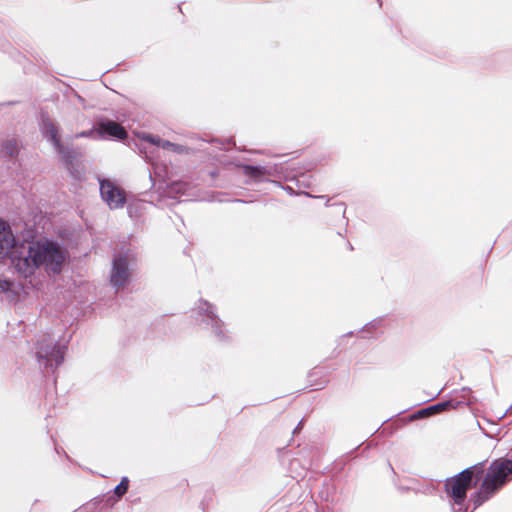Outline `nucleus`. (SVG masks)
<instances>
[{"instance_id":"nucleus-1","label":"nucleus","mask_w":512,"mask_h":512,"mask_svg":"<svg viewBox=\"0 0 512 512\" xmlns=\"http://www.w3.org/2000/svg\"><path fill=\"white\" fill-rule=\"evenodd\" d=\"M65 260L63 251L47 239L33 240L22 247L18 257H12L16 269L25 276L43 267L48 273H58Z\"/></svg>"},{"instance_id":"nucleus-2","label":"nucleus","mask_w":512,"mask_h":512,"mask_svg":"<svg viewBox=\"0 0 512 512\" xmlns=\"http://www.w3.org/2000/svg\"><path fill=\"white\" fill-rule=\"evenodd\" d=\"M480 467L468 468L457 476L446 481V490L455 503L460 504L466 496V491L470 487L472 477L480 472Z\"/></svg>"},{"instance_id":"nucleus-3","label":"nucleus","mask_w":512,"mask_h":512,"mask_svg":"<svg viewBox=\"0 0 512 512\" xmlns=\"http://www.w3.org/2000/svg\"><path fill=\"white\" fill-rule=\"evenodd\" d=\"M512 473V461L499 459L492 463L489 472L483 482L486 491H493L503 485L507 476Z\"/></svg>"},{"instance_id":"nucleus-4","label":"nucleus","mask_w":512,"mask_h":512,"mask_svg":"<svg viewBox=\"0 0 512 512\" xmlns=\"http://www.w3.org/2000/svg\"><path fill=\"white\" fill-rule=\"evenodd\" d=\"M100 193L102 199L112 209L122 207L125 203L124 192L111 181L100 182Z\"/></svg>"},{"instance_id":"nucleus-5","label":"nucleus","mask_w":512,"mask_h":512,"mask_svg":"<svg viewBox=\"0 0 512 512\" xmlns=\"http://www.w3.org/2000/svg\"><path fill=\"white\" fill-rule=\"evenodd\" d=\"M130 277V261L127 257H117L113 262L110 282L113 287L120 289L126 285Z\"/></svg>"},{"instance_id":"nucleus-6","label":"nucleus","mask_w":512,"mask_h":512,"mask_svg":"<svg viewBox=\"0 0 512 512\" xmlns=\"http://www.w3.org/2000/svg\"><path fill=\"white\" fill-rule=\"evenodd\" d=\"M37 357L45 367H53L62 362L63 351L52 343L41 344L37 349Z\"/></svg>"},{"instance_id":"nucleus-7","label":"nucleus","mask_w":512,"mask_h":512,"mask_svg":"<svg viewBox=\"0 0 512 512\" xmlns=\"http://www.w3.org/2000/svg\"><path fill=\"white\" fill-rule=\"evenodd\" d=\"M16 238L8 222L0 219V257H11Z\"/></svg>"},{"instance_id":"nucleus-8","label":"nucleus","mask_w":512,"mask_h":512,"mask_svg":"<svg viewBox=\"0 0 512 512\" xmlns=\"http://www.w3.org/2000/svg\"><path fill=\"white\" fill-rule=\"evenodd\" d=\"M43 135L48 141H50L53 144V146L58 152H63L62 146L60 144V139L58 137L57 129L53 123L45 122L43 124Z\"/></svg>"},{"instance_id":"nucleus-9","label":"nucleus","mask_w":512,"mask_h":512,"mask_svg":"<svg viewBox=\"0 0 512 512\" xmlns=\"http://www.w3.org/2000/svg\"><path fill=\"white\" fill-rule=\"evenodd\" d=\"M99 132L120 139L126 136L125 130L115 122L101 123Z\"/></svg>"},{"instance_id":"nucleus-10","label":"nucleus","mask_w":512,"mask_h":512,"mask_svg":"<svg viewBox=\"0 0 512 512\" xmlns=\"http://www.w3.org/2000/svg\"><path fill=\"white\" fill-rule=\"evenodd\" d=\"M127 489H128V479L127 478H123L121 480L120 484L118 486H116L115 493L118 496H122L123 494L126 493Z\"/></svg>"},{"instance_id":"nucleus-11","label":"nucleus","mask_w":512,"mask_h":512,"mask_svg":"<svg viewBox=\"0 0 512 512\" xmlns=\"http://www.w3.org/2000/svg\"><path fill=\"white\" fill-rule=\"evenodd\" d=\"M448 405H449V403L437 404V405L431 406V407L423 410L421 413L422 414H431L433 412H438V411L443 410Z\"/></svg>"},{"instance_id":"nucleus-12","label":"nucleus","mask_w":512,"mask_h":512,"mask_svg":"<svg viewBox=\"0 0 512 512\" xmlns=\"http://www.w3.org/2000/svg\"><path fill=\"white\" fill-rule=\"evenodd\" d=\"M141 137H142L145 141L151 142V143H153V144H159V141H157V142H156V141H155V139H154L152 136H150V135H144V134H143Z\"/></svg>"},{"instance_id":"nucleus-13","label":"nucleus","mask_w":512,"mask_h":512,"mask_svg":"<svg viewBox=\"0 0 512 512\" xmlns=\"http://www.w3.org/2000/svg\"><path fill=\"white\" fill-rule=\"evenodd\" d=\"M10 286H11V283H9L8 281L0 282V288L2 290H9Z\"/></svg>"},{"instance_id":"nucleus-14","label":"nucleus","mask_w":512,"mask_h":512,"mask_svg":"<svg viewBox=\"0 0 512 512\" xmlns=\"http://www.w3.org/2000/svg\"><path fill=\"white\" fill-rule=\"evenodd\" d=\"M90 134H91V132H89V133H82L81 135H82V136H88V135H90Z\"/></svg>"}]
</instances>
